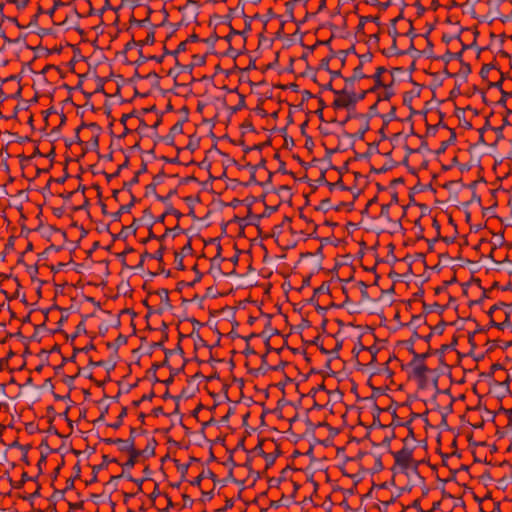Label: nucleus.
I'll return each mask as SVG.
<instances>
[{"mask_svg":"<svg viewBox=\"0 0 512 512\" xmlns=\"http://www.w3.org/2000/svg\"><path fill=\"white\" fill-rule=\"evenodd\" d=\"M138 53H139V58L134 62V64L137 66H140L150 60L156 61L157 63H162L164 60L163 54L160 56H156V55L144 56L142 49H139Z\"/></svg>","mask_w":512,"mask_h":512,"instance_id":"nucleus-24","label":"nucleus"},{"mask_svg":"<svg viewBox=\"0 0 512 512\" xmlns=\"http://www.w3.org/2000/svg\"><path fill=\"white\" fill-rule=\"evenodd\" d=\"M30 479H32L31 476H29L28 473L24 471L21 475V479H18V482H14L11 478L9 479V482L13 488L21 489L23 488L24 484Z\"/></svg>","mask_w":512,"mask_h":512,"instance_id":"nucleus-41","label":"nucleus"},{"mask_svg":"<svg viewBox=\"0 0 512 512\" xmlns=\"http://www.w3.org/2000/svg\"><path fill=\"white\" fill-rule=\"evenodd\" d=\"M321 180H324L326 185L329 187L330 191H332L334 188H339L343 191L351 190L350 187H347L344 185L342 178L340 177L336 182L331 183L325 180L324 174L321 175Z\"/></svg>","mask_w":512,"mask_h":512,"instance_id":"nucleus-40","label":"nucleus"},{"mask_svg":"<svg viewBox=\"0 0 512 512\" xmlns=\"http://www.w3.org/2000/svg\"><path fill=\"white\" fill-rule=\"evenodd\" d=\"M369 78V75H366L362 69V61L353 69V73L349 77H343L345 86L344 88H354V84L357 81L362 79Z\"/></svg>","mask_w":512,"mask_h":512,"instance_id":"nucleus-7","label":"nucleus"},{"mask_svg":"<svg viewBox=\"0 0 512 512\" xmlns=\"http://www.w3.org/2000/svg\"><path fill=\"white\" fill-rule=\"evenodd\" d=\"M165 214L174 215L178 220L183 217V214L175 209L172 204L166 206Z\"/></svg>","mask_w":512,"mask_h":512,"instance_id":"nucleus-63","label":"nucleus"},{"mask_svg":"<svg viewBox=\"0 0 512 512\" xmlns=\"http://www.w3.org/2000/svg\"><path fill=\"white\" fill-rule=\"evenodd\" d=\"M128 415V409L126 406H123L121 408V411L119 415L117 416V419L114 423L107 424L108 427H111L113 429H119L123 425L124 418Z\"/></svg>","mask_w":512,"mask_h":512,"instance_id":"nucleus-36","label":"nucleus"},{"mask_svg":"<svg viewBox=\"0 0 512 512\" xmlns=\"http://www.w3.org/2000/svg\"><path fill=\"white\" fill-rule=\"evenodd\" d=\"M169 358H164L162 362H155L152 364L151 368L148 370V372H154V383L161 382V380L157 377L156 372L161 367H168L169 368Z\"/></svg>","mask_w":512,"mask_h":512,"instance_id":"nucleus-37","label":"nucleus"},{"mask_svg":"<svg viewBox=\"0 0 512 512\" xmlns=\"http://www.w3.org/2000/svg\"><path fill=\"white\" fill-rule=\"evenodd\" d=\"M334 94L337 98L334 99L331 105L333 109H347L348 111H354L356 104L359 101L364 100L369 93L366 92V90L356 93L355 88H343L340 91H334Z\"/></svg>","mask_w":512,"mask_h":512,"instance_id":"nucleus-1","label":"nucleus"},{"mask_svg":"<svg viewBox=\"0 0 512 512\" xmlns=\"http://www.w3.org/2000/svg\"><path fill=\"white\" fill-rule=\"evenodd\" d=\"M128 341V337L123 335V334H119L117 336V338L113 341V342H107L106 343V346L108 349H114V357L117 358L118 357V349L120 346L122 345H125Z\"/></svg>","mask_w":512,"mask_h":512,"instance_id":"nucleus-20","label":"nucleus"},{"mask_svg":"<svg viewBox=\"0 0 512 512\" xmlns=\"http://www.w3.org/2000/svg\"><path fill=\"white\" fill-rule=\"evenodd\" d=\"M110 463H119L118 459L110 458L108 455H102V462L92 467V478L86 482V485H90L98 481V473L103 469H107Z\"/></svg>","mask_w":512,"mask_h":512,"instance_id":"nucleus-6","label":"nucleus"},{"mask_svg":"<svg viewBox=\"0 0 512 512\" xmlns=\"http://www.w3.org/2000/svg\"><path fill=\"white\" fill-rule=\"evenodd\" d=\"M157 27L158 25L151 24L146 38H144V40H138L140 42V49H142L144 45H153L155 43V29Z\"/></svg>","mask_w":512,"mask_h":512,"instance_id":"nucleus-30","label":"nucleus"},{"mask_svg":"<svg viewBox=\"0 0 512 512\" xmlns=\"http://www.w3.org/2000/svg\"><path fill=\"white\" fill-rule=\"evenodd\" d=\"M180 112H186V117H182L170 128L169 132L174 136H176L177 134H182L184 123L189 121V108L187 106H183Z\"/></svg>","mask_w":512,"mask_h":512,"instance_id":"nucleus-15","label":"nucleus"},{"mask_svg":"<svg viewBox=\"0 0 512 512\" xmlns=\"http://www.w3.org/2000/svg\"><path fill=\"white\" fill-rule=\"evenodd\" d=\"M200 146V137H197L196 134L189 136V142L186 145L185 149L194 152L196 151Z\"/></svg>","mask_w":512,"mask_h":512,"instance_id":"nucleus-42","label":"nucleus"},{"mask_svg":"<svg viewBox=\"0 0 512 512\" xmlns=\"http://www.w3.org/2000/svg\"><path fill=\"white\" fill-rule=\"evenodd\" d=\"M86 318H87V316H83L82 320L76 326V330H75V332L72 335H68L67 333H64L65 337L67 339H70L73 342L78 337L79 334L86 333L87 332L86 326H85Z\"/></svg>","mask_w":512,"mask_h":512,"instance_id":"nucleus-34","label":"nucleus"},{"mask_svg":"<svg viewBox=\"0 0 512 512\" xmlns=\"http://www.w3.org/2000/svg\"><path fill=\"white\" fill-rule=\"evenodd\" d=\"M333 209L337 212L347 209V211H352L354 209V202H340L336 206L333 207Z\"/></svg>","mask_w":512,"mask_h":512,"instance_id":"nucleus-56","label":"nucleus"},{"mask_svg":"<svg viewBox=\"0 0 512 512\" xmlns=\"http://www.w3.org/2000/svg\"><path fill=\"white\" fill-rule=\"evenodd\" d=\"M456 282H457V277H456V275H454L450 280L444 281L441 286H438L434 289L435 295H439L442 292L446 291L449 285L454 284Z\"/></svg>","mask_w":512,"mask_h":512,"instance_id":"nucleus-46","label":"nucleus"},{"mask_svg":"<svg viewBox=\"0 0 512 512\" xmlns=\"http://www.w3.org/2000/svg\"><path fill=\"white\" fill-rule=\"evenodd\" d=\"M474 322L476 323V329L473 332L468 334V342H469V344L471 346V351H473L477 347V345H476V343L474 341L475 335L479 334V333H486L487 332V328L479 325L476 322V320H474Z\"/></svg>","mask_w":512,"mask_h":512,"instance_id":"nucleus-32","label":"nucleus"},{"mask_svg":"<svg viewBox=\"0 0 512 512\" xmlns=\"http://www.w3.org/2000/svg\"><path fill=\"white\" fill-rule=\"evenodd\" d=\"M269 370H271V366H269L267 363V353H265L261 356V365L257 371L262 375H265Z\"/></svg>","mask_w":512,"mask_h":512,"instance_id":"nucleus-52","label":"nucleus"},{"mask_svg":"<svg viewBox=\"0 0 512 512\" xmlns=\"http://www.w3.org/2000/svg\"><path fill=\"white\" fill-rule=\"evenodd\" d=\"M380 117L382 118L383 120V126H388V124L391 122V121H396V120H400L397 116H396V107L395 106H392L390 111L386 114H381Z\"/></svg>","mask_w":512,"mask_h":512,"instance_id":"nucleus-38","label":"nucleus"},{"mask_svg":"<svg viewBox=\"0 0 512 512\" xmlns=\"http://www.w3.org/2000/svg\"><path fill=\"white\" fill-rule=\"evenodd\" d=\"M458 344V337L456 335L453 336L451 342L449 344H443L439 349H435V353L439 356V362L444 364V354L447 350H454Z\"/></svg>","mask_w":512,"mask_h":512,"instance_id":"nucleus-18","label":"nucleus"},{"mask_svg":"<svg viewBox=\"0 0 512 512\" xmlns=\"http://www.w3.org/2000/svg\"><path fill=\"white\" fill-rule=\"evenodd\" d=\"M128 167H129V156H126L124 162L122 164L118 165V167L116 168V171L114 173L108 174L106 172H103V174L105 175L107 181L110 182L111 179L118 177L120 175V172L123 169H126Z\"/></svg>","mask_w":512,"mask_h":512,"instance_id":"nucleus-35","label":"nucleus"},{"mask_svg":"<svg viewBox=\"0 0 512 512\" xmlns=\"http://www.w3.org/2000/svg\"><path fill=\"white\" fill-rule=\"evenodd\" d=\"M129 458L128 460L122 464V472L126 474L127 471L131 470L137 462H139V458L142 457V453L140 452V449H132L131 452L128 453Z\"/></svg>","mask_w":512,"mask_h":512,"instance_id":"nucleus-13","label":"nucleus"},{"mask_svg":"<svg viewBox=\"0 0 512 512\" xmlns=\"http://www.w3.org/2000/svg\"><path fill=\"white\" fill-rule=\"evenodd\" d=\"M508 326H510V313L506 312L504 321L499 322V323L494 321L493 316L490 317L489 325L486 328H487V331L489 330L490 327H495L499 330H504Z\"/></svg>","mask_w":512,"mask_h":512,"instance_id":"nucleus-25","label":"nucleus"},{"mask_svg":"<svg viewBox=\"0 0 512 512\" xmlns=\"http://www.w3.org/2000/svg\"><path fill=\"white\" fill-rule=\"evenodd\" d=\"M432 355H437V353H435V349L429 346L426 352L415 354V359H412L408 364V366L414 367L413 376L418 380L420 388H424L427 384L426 374L431 370L424 362Z\"/></svg>","mask_w":512,"mask_h":512,"instance_id":"nucleus-2","label":"nucleus"},{"mask_svg":"<svg viewBox=\"0 0 512 512\" xmlns=\"http://www.w3.org/2000/svg\"><path fill=\"white\" fill-rule=\"evenodd\" d=\"M403 444H404V446L402 447L401 450H399L397 452L390 451L391 455L394 457L395 466H399L401 469V472L405 473L406 470L413 463L414 464L413 469H414V471H417L418 466L420 465L421 462L414 461V459H413V452L416 447L415 446L410 447L408 445L407 438L403 439Z\"/></svg>","mask_w":512,"mask_h":512,"instance_id":"nucleus-3","label":"nucleus"},{"mask_svg":"<svg viewBox=\"0 0 512 512\" xmlns=\"http://www.w3.org/2000/svg\"><path fill=\"white\" fill-rule=\"evenodd\" d=\"M204 477L211 479L214 484L219 482L217 475L211 469H203L202 472L194 480L190 481V484L192 486L199 487Z\"/></svg>","mask_w":512,"mask_h":512,"instance_id":"nucleus-16","label":"nucleus"},{"mask_svg":"<svg viewBox=\"0 0 512 512\" xmlns=\"http://www.w3.org/2000/svg\"><path fill=\"white\" fill-rule=\"evenodd\" d=\"M138 227H139L138 219L134 218L132 223L129 226H122V228L118 234H112L113 241H116V240L125 241L128 238L129 231H131V233L133 235H135L138 230Z\"/></svg>","mask_w":512,"mask_h":512,"instance_id":"nucleus-10","label":"nucleus"},{"mask_svg":"<svg viewBox=\"0 0 512 512\" xmlns=\"http://www.w3.org/2000/svg\"><path fill=\"white\" fill-rule=\"evenodd\" d=\"M130 197L129 203L121 205L116 212L111 214L113 221H121L122 214L130 213L135 204L140 202V199L136 198L133 193L130 194Z\"/></svg>","mask_w":512,"mask_h":512,"instance_id":"nucleus-9","label":"nucleus"},{"mask_svg":"<svg viewBox=\"0 0 512 512\" xmlns=\"http://www.w3.org/2000/svg\"><path fill=\"white\" fill-rule=\"evenodd\" d=\"M192 271L195 272L196 276H195V279L191 282H185V281H179L177 282L176 284V291L177 292H182L183 288L184 287H194V285L198 282L201 281V279L203 278V273L198 269V265L195 264L193 267H192Z\"/></svg>","mask_w":512,"mask_h":512,"instance_id":"nucleus-14","label":"nucleus"},{"mask_svg":"<svg viewBox=\"0 0 512 512\" xmlns=\"http://www.w3.org/2000/svg\"><path fill=\"white\" fill-rule=\"evenodd\" d=\"M342 348V341L340 342H337L335 347L332 349V350H327L326 348L324 347H319V350L322 354H325V355H328V354H333L335 355L336 357H338V353L340 351V349Z\"/></svg>","mask_w":512,"mask_h":512,"instance_id":"nucleus-53","label":"nucleus"},{"mask_svg":"<svg viewBox=\"0 0 512 512\" xmlns=\"http://www.w3.org/2000/svg\"><path fill=\"white\" fill-rule=\"evenodd\" d=\"M394 82H395V79L392 78L390 83L385 84V86L382 87L384 89V93L382 95H380V94L378 95L377 103H379L380 101H389L395 95V92L393 89Z\"/></svg>","mask_w":512,"mask_h":512,"instance_id":"nucleus-21","label":"nucleus"},{"mask_svg":"<svg viewBox=\"0 0 512 512\" xmlns=\"http://www.w3.org/2000/svg\"><path fill=\"white\" fill-rule=\"evenodd\" d=\"M279 206H280L279 204L275 205V206H269V205L265 204L264 211H263V213L261 215L253 214L252 211H251V208H248V217H251V218H253L255 220H259L260 218H268L273 213L278 211Z\"/></svg>","mask_w":512,"mask_h":512,"instance_id":"nucleus-19","label":"nucleus"},{"mask_svg":"<svg viewBox=\"0 0 512 512\" xmlns=\"http://www.w3.org/2000/svg\"><path fill=\"white\" fill-rule=\"evenodd\" d=\"M188 48H186L185 42H180L177 46V48H174L173 51H170L167 49V47L164 45L163 47V55L164 57L167 55L174 56L175 60L178 59V55L182 52H186Z\"/></svg>","mask_w":512,"mask_h":512,"instance_id":"nucleus-31","label":"nucleus"},{"mask_svg":"<svg viewBox=\"0 0 512 512\" xmlns=\"http://www.w3.org/2000/svg\"><path fill=\"white\" fill-rule=\"evenodd\" d=\"M387 72V69L384 66H379L376 68L375 73L369 78L373 79L374 85L366 90L368 93H376L380 88L385 86L382 75Z\"/></svg>","mask_w":512,"mask_h":512,"instance_id":"nucleus-8","label":"nucleus"},{"mask_svg":"<svg viewBox=\"0 0 512 512\" xmlns=\"http://www.w3.org/2000/svg\"><path fill=\"white\" fill-rule=\"evenodd\" d=\"M460 63H461V68L459 70V74L466 79L468 77V75L471 73V66L469 63H466L463 60Z\"/></svg>","mask_w":512,"mask_h":512,"instance_id":"nucleus-62","label":"nucleus"},{"mask_svg":"<svg viewBox=\"0 0 512 512\" xmlns=\"http://www.w3.org/2000/svg\"><path fill=\"white\" fill-rule=\"evenodd\" d=\"M487 344L489 345V347L487 348V352H492L495 348H498V347L503 350H506L512 346V340L508 341V342H502L499 339L487 340Z\"/></svg>","mask_w":512,"mask_h":512,"instance_id":"nucleus-26","label":"nucleus"},{"mask_svg":"<svg viewBox=\"0 0 512 512\" xmlns=\"http://www.w3.org/2000/svg\"><path fill=\"white\" fill-rule=\"evenodd\" d=\"M157 186H158V182H155V183L151 182L150 184L146 185L144 196L148 197L149 195H154L156 197V195H159L156 191Z\"/></svg>","mask_w":512,"mask_h":512,"instance_id":"nucleus-58","label":"nucleus"},{"mask_svg":"<svg viewBox=\"0 0 512 512\" xmlns=\"http://www.w3.org/2000/svg\"><path fill=\"white\" fill-rule=\"evenodd\" d=\"M96 364H97V367H104L108 364L109 366L107 367V371L109 372L110 370H113L115 368L116 360L112 354L108 361L100 360V361H97Z\"/></svg>","mask_w":512,"mask_h":512,"instance_id":"nucleus-48","label":"nucleus"},{"mask_svg":"<svg viewBox=\"0 0 512 512\" xmlns=\"http://www.w3.org/2000/svg\"><path fill=\"white\" fill-rule=\"evenodd\" d=\"M434 59L442 60L446 66L453 59L458 60L459 62H462V51L451 52L450 50H446L444 55L434 57Z\"/></svg>","mask_w":512,"mask_h":512,"instance_id":"nucleus-23","label":"nucleus"},{"mask_svg":"<svg viewBox=\"0 0 512 512\" xmlns=\"http://www.w3.org/2000/svg\"><path fill=\"white\" fill-rule=\"evenodd\" d=\"M420 96V91H415V90H410V91H406L404 92L403 94V105L406 106V107H410V105H412V101L414 98L416 97H419Z\"/></svg>","mask_w":512,"mask_h":512,"instance_id":"nucleus-39","label":"nucleus"},{"mask_svg":"<svg viewBox=\"0 0 512 512\" xmlns=\"http://www.w3.org/2000/svg\"><path fill=\"white\" fill-rule=\"evenodd\" d=\"M154 294L158 295L161 298V302L163 304L162 307L155 310V313L161 315L165 310L172 309V304L169 298V290L166 288H160L154 292Z\"/></svg>","mask_w":512,"mask_h":512,"instance_id":"nucleus-12","label":"nucleus"},{"mask_svg":"<svg viewBox=\"0 0 512 512\" xmlns=\"http://www.w3.org/2000/svg\"><path fill=\"white\" fill-rule=\"evenodd\" d=\"M330 209H333V207L331 206V201H330V198H325L323 199L319 206L316 207V210H321L323 212H327L329 211Z\"/></svg>","mask_w":512,"mask_h":512,"instance_id":"nucleus-59","label":"nucleus"},{"mask_svg":"<svg viewBox=\"0 0 512 512\" xmlns=\"http://www.w3.org/2000/svg\"><path fill=\"white\" fill-rule=\"evenodd\" d=\"M380 115L381 114L378 112V103L376 101L369 107L368 112L366 114H356L355 117L365 119L366 122H369L370 119H372L373 117H380Z\"/></svg>","mask_w":512,"mask_h":512,"instance_id":"nucleus-27","label":"nucleus"},{"mask_svg":"<svg viewBox=\"0 0 512 512\" xmlns=\"http://www.w3.org/2000/svg\"><path fill=\"white\" fill-rule=\"evenodd\" d=\"M299 3V0H289L285 3L286 8V14L290 21L295 22L297 25H300L304 21L297 22V20L294 17V8L295 5Z\"/></svg>","mask_w":512,"mask_h":512,"instance_id":"nucleus-28","label":"nucleus"},{"mask_svg":"<svg viewBox=\"0 0 512 512\" xmlns=\"http://www.w3.org/2000/svg\"><path fill=\"white\" fill-rule=\"evenodd\" d=\"M158 445V442L157 440L152 437L148 440L146 446L144 449H140V452L142 453V457H145V458H149V457H154L155 456V450H156V447Z\"/></svg>","mask_w":512,"mask_h":512,"instance_id":"nucleus-22","label":"nucleus"},{"mask_svg":"<svg viewBox=\"0 0 512 512\" xmlns=\"http://www.w3.org/2000/svg\"><path fill=\"white\" fill-rule=\"evenodd\" d=\"M176 194H177V189H171V190L168 192V194H167V195H165V196H162V195H160V194H159V195H156V200H158V201H160V202L164 203V204L167 206L168 204H172V203L170 202V199H171V197H173V196H174V195H176Z\"/></svg>","mask_w":512,"mask_h":512,"instance_id":"nucleus-47","label":"nucleus"},{"mask_svg":"<svg viewBox=\"0 0 512 512\" xmlns=\"http://www.w3.org/2000/svg\"><path fill=\"white\" fill-rule=\"evenodd\" d=\"M447 325L448 323L446 321L440 320L434 327H431V331L438 335H442Z\"/></svg>","mask_w":512,"mask_h":512,"instance_id":"nucleus-54","label":"nucleus"},{"mask_svg":"<svg viewBox=\"0 0 512 512\" xmlns=\"http://www.w3.org/2000/svg\"><path fill=\"white\" fill-rule=\"evenodd\" d=\"M163 352H164L166 358H169L171 355H173L175 353H177V354H179L181 356L184 355V350H183V348H182L180 343H177V345H176V347L174 349L163 348Z\"/></svg>","mask_w":512,"mask_h":512,"instance_id":"nucleus-50","label":"nucleus"},{"mask_svg":"<svg viewBox=\"0 0 512 512\" xmlns=\"http://www.w3.org/2000/svg\"><path fill=\"white\" fill-rule=\"evenodd\" d=\"M366 22H374L376 25H380L379 17L378 16H361L359 18V23L357 25V32H363L364 26Z\"/></svg>","mask_w":512,"mask_h":512,"instance_id":"nucleus-33","label":"nucleus"},{"mask_svg":"<svg viewBox=\"0 0 512 512\" xmlns=\"http://www.w3.org/2000/svg\"><path fill=\"white\" fill-rule=\"evenodd\" d=\"M242 13H243V18H244V24H245V27H244V30L242 31L243 34L250 31L251 30V23H252V20H255V19H260L261 18V15L259 13H256L254 14L253 16H247L245 13H244V10L242 9Z\"/></svg>","mask_w":512,"mask_h":512,"instance_id":"nucleus-43","label":"nucleus"},{"mask_svg":"<svg viewBox=\"0 0 512 512\" xmlns=\"http://www.w3.org/2000/svg\"><path fill=\"white\" fill-rule=\"evenodd\" d=\"M200 3L196 0H187L185 5L179 6L177 9L183 14L180 21L175 24H171L173 27L172 34L179 30L181 26H188L192 20H196L199 15Z\"/></svg>","mask_w":512,"mask_h":512,"instance_id":"nucleus-4","label":"nucleus"},{"mask_svg":"<svg viewBox=\"0 0 512 512\" xmlns=\"http://www.w3.org/2000/svg\"><path fill=\"white\" fill-rule=\"evenodd\" d=\"M243 168H248L251 171H254V173H256V171L258 169H265L266 168V159L265 158H261L260 162L256 165H253L251 163H246L245 165L243 166H239V169H243Z\"/></svg>","mask_w":512,"mask_h":512,"instance_id":"nucleus-45","label":"nucleus"},{"mask_svg":"<svg viewBox=\"0 0 512 512\" xmlns=\"http://www.w3.org/2000/svg\"><path fill=\"white\" fill-rule=\"evenodd\" d=\"M401 52V50H398V47H397V40H392V45L389 49H383L381 51V53L386 56V57H391L393 55H397V56H400L399 53Z\"/></svg>","mask_w":512,"mask_h":512,"instance_id":"nucleus-44","label":"nucleus"},{"mask_svg":"<svg viewBox=\"0 0 512 512\" xmlns=\"http://www.w3.org/2000/svg\"><path fill=\"white\" fill-rule=\"evenodd\" d=\"M370 130V124L369 122H364V124L361 126V128L354 134L344 132V135L349 138H357L359 140H364L365 134Z\"/></svg>","mask_w":512,"mask_h":512,"instance_id":"nucleus-29","label":"nucleus"},{"mask_svg":"<svg viewBox=\"0 0 512 512\" xmlns=\"http://www.w3.org/2000/svg\"><path fill=\"white\" fill-rule=\"evenodd\" d=\"M496 68L494 64L492 63H489V64H483L481 70H480V77L483 79V80H487L488 79V74L489 72Z\"/></svg>","mask_w":512,"mask_h":512,"instance_id":"nucleus-55","label":"nucleus"},{"mask_svg":"<svg viewBox=\"0 0 512 512\" xmlns=\"http://www.w3.org/2000/svg\"><path fill=\"white\" fill-rule=\"evenodd\" d=\"M280 16L277 15L272 8H269L267 10V13L266 14H262L261 15V18L259 20H261L264 24V27H266L267 23L271 20V19H274V18H279Z\"/></svg>","mask_w":512,"mask_h":512,"instance_id":"nucleus-49","label":"nucleus"},{"mask_svg":"<svg viewBox=\"0 0 512 512\" xmlns=\"http://www.w3.org/2000/svg\"><path fill=\"white\" fill-rule=\"evenodd\" d=\"M148 171L147 163L142 161L140 169L135 172L133 178L129 181H124L122 185V190L127 191L129 194L132 193V186L139 183V177L141 174L146 173Z\"/></svg>","mask_w":512,"mask_h":512,"instance_id":"nucleus-11","label":"nucleus"},{"mask_svg":"<svg viewBox=\"0 0 512 512\" xmlns=\"http://www.w3.org/2000/svg\"><path fill=\"white\" fill-rule=\"evenodd\" d=\"M367 3L372 6H377V7H379L380 10L385 11L391 5V0H388L387 2H380L378 0H369V1H367Z\"/></svg>","mask_w":512,"mask_h":512,"instance_id":"nucleus-57","label":"nucleus"},{"mask_svg":"<svg viewBox=\"0 0 512 512\" xmlns=\"http://www.w3.org/2000/svg\"><path fill=\"white\" fill-rule=\"evenodd\" d=\"M323 293H330V285L327 281L323 282L318 288L314 290V296Z\"/></svg>","mask_w":512,"mask_h":512,"instance_id":"nucleus-64","label":"nucleus"},{"mask_svg":"<svg viewBox=\"0 0 512 512\" xmlns=\"http://www.w3.org/2000/svg\"><path fill=\"white\" fill-rule=\"evenodd\" d=\"M206 58H207V54H204V55H199V54H194L192 56V65L193 67L195 68L196 66H203L206 64Z\"/></svg>","mask_w":512,"mask_h":512,"instance_id":"nucleus-51","label":"nucleus"},{"mask_svg":"<svg viewBox=\"0 0 512 512\" xmlns=\"http://www.w3.org/2000/svg\"><path fill=\"white\" fill-rule=\"evenodd\" d=\"M135 430L129 429V437L127 439L116 438V444L118 446V450L122 453H129L132 449H136L135 442Z\"/></svg>","mask_w":512,"mask_h":512,"instance_id":"nucleus-5","label":"nucleus"},{"mask_svg":"<svg viewBox=\"0 0 512 512\" xmlns=\"http://www.w3.org/2000/svg\"><path fill=\"white\" fill-rule=\"evenodd\" d=\"M80 128H82V129L83 128H89V129L93 130L95 132V134H100L101 131H102L101 126H99L97 123H94V122H92V123L82 122L80 124Z\"/></svg>","mask_w":512,"mask_h":512,"instance_id":"nucleus-60","label":"nucleus"},{"mask_svg":"<svg viewBox=\"0 0 512 512\" xmlns=\"http://www.w3.org/2000/svg\"><path fill=\"white\" fill-rule=\"evenodd\" d=\"M262 457L266 461V469H268L271 466H273L275 461H276V459H277V455H274V453H267V452Z\"/></svg>","mask_w":512,"mask_h":512,"instance_id":"nucleus-61","label":"nucleus"},{"mask_svg":"<svg viewBox=\"0 0 512 512\" xmlns=\"http://www.w3.org/2000/svg\"><path fill=\"white\" fill-rule=\"evenodd\" d=\"M423 313L430 314L432 312H437L440 316L444 313V311L448 308V305H441L438 302H434L433 304H427L425 301H422Z\"/></svg>","mask_w":512,"mask_h":512,"instance_id":"nucleus-17","label":"nucleus"}]
</instances>
